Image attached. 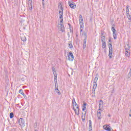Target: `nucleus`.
Returning <instances> with one entry per match:
<instances>
[{
    "instance_id": "39448f33",
    "label": "nucleus",
    "mask_w": 131,
    "mask_h": 131,
    "mask_svg": "<svg viewBox=\"0 0 131 131\" xmlns=\"http://www.w3.org/2000/svg\"><path fill=\"white\" fill-rule=\"evenodd\" d=\"M18 123L20 126H25V121L23 118H20L18 120Z\"/></svg>"
},
{
    "instance_id": "e433bc0d",
    "label": "nucleus",
    "mask_w": 131,
    "mask_h": 131,
    "mask_svg": "<svg viewBox=\"0 0 131 131\" xmlns=\"http://www.w3.org/2000/svg\"><path fill=\"white\" fill-rule=\"evenodd\" d=\"M73 104V108H74V106L76 104H77V103H76V102H75V103H72Z\"/></svg>"
},
{
    "instance_id": "c03bdc74",
    "label": "nucleus",
    "mask_w": 131,
    "mask_h": 131,
    "mask_svg": "<svg viewBox=\"0 0 131 131\" xmlns=\"http://www.w3.org/2000/svg\"><path fill=\"white\" fill-rule=\"evenodd\" d=\"M80 31H82V30H80Z\"/></svg>"
},
{
    "instance_id": "f704fd0d",
    "label": "nucleus",
    "mask_w": 131,
    "mask_h": 131,
    "mask_svg": "<svg viewBox=\"0 0 131 131\" xmlns=\"http://www.w3.org/2000/svg\"><path fill=\"white\" fill-rule=\"evenodd\" d=\"M58 86V82H55V88H57Z\"/></svg>"
},
{
    "instance_id": "a19ab883",
    "label": "nucleus",
    "mask_w": 131,
    "mask_h": 131,
    "mask_svg": "<svg viewBox=\"0 0 131 131\" xmlns=\"http://www.w3.org/2000/svg\"><path fill=\"white\" fill-rule=\"evenodd\" d=\"M23 81H24V78L22 79Z\"/></svg>"
},
{
    "instance_id": "4468645a",
    "label": "nucleus",
    "mask_w": 131,
    "mask_h": 131,
    "mask_svg": "<svg viewBox=\"0 0 131 131\" xmlns=\"http://www.w3.org/2000/svg\"><path fill=\"white\" fill-rule=\"evenodd\" d=\"M73 110L75 111L76 115H79V108L75 109V107H73Z\"/></svg>"
},
{
    "instance_id": "4c0bfd02",
    "label": "nucleus",
    "mask_w": 131,
    "mask_h": 131,
    "mask_svg": "<svg viewBox=\"0 0 131 131\" xmlns=\"http://www.w3.org/2000/svg\"><path fill=\"white\" fill-rule=\"evenodd\" d=\"M83 35L85 36V38H86V33L84 32Z\"/></svg>"
},
{
    "instance_id": "c9c22d12",
    "label": "nucleus",
    "mask_w": 131,
    "mask_h": 131,
    "mask_svg": "<svg viewBox=\"0 0 131 131\" xmlns=\"http://www.w3.org/2000/svg\"><path fill=\"white\" fill-rule=\"evenodd\" d=\"M42 5L43 7H45V0H42Z\"/></svg>"
},
{
    "instance_id": "72a5a7b5",
    "label": "nucleus",
    "mask_w": 131,
    "mask_h": 131,
    "mask_svg": "<svg viewBox=\"0 0 131 131\" xmlns=\"http://www.w3.org/2000/svg\"><path fill=\"white\" fill-rule=\"evenodd\" d=\"M131 77V72H130L128 74V78H130Z\"/></svg>"
},
{
    "instance_id": "aec40b11",
    "label": "nucleus",
    "mask_w": 131,
    "mask_h": 131,
    "mask_svg": "<svg viewBox=\"0 0 131 131\" xmlns=\"http://www.w3.org/2000/svg\"><path fill=\"white\" fill-rule=\"evenodd\" d=\"M55 91L57 94H58V95H61V92H60V91L58 89V87H55Z\"/></svg>"
},
{
    "instance_id": "2f4dec72",
    "label": "nucleus",
    "mask_w": 131,
    "mask_h": 131,
    "mask_svg": "<svg viewBox=\"0 0 131 131\" xmlns=\"http://www.w3.org/2000/svg\"><path fill=\"white\" fill-rule=\"evenodd\" d=\"M75 102H76V101H75V98H73V100H72V104H75Z\"/></svg>"
},
{
    "instance_id": "ea45409f",
    "label": "nucleus",
    "mask_w": 131,
    "mask_h": 131,
    "mask_svg": "<svg viewBox=\"0 0 131 131\" xmlns=\"http://www.w3.org/2000/svg\"><path fill=\"white\" fill-rule=\"evenodd\" d=\"M85 119H84V118H82V120L83 121H84V120H85Z\"/></svg>"
},
{
    "instance_id": "6e6552de",
    "label": "nucleus",
    "mask_w": 131,
    "mask_h": 131,
    "mask_svg": "<svg viewBox=\"0 0 131 131\" xmlns=\"http://www.w3.org/2000/svg\"><path fill=\"white\" fill-rule=\"evenodd\" d=\"M69 5L71 8V9H75L76 8V5L75 4H73V2H70V1L69 2Z\"/></svg>"
},
{
    "instance_id": "c756f323",
    "label": "nucleus",
    "mask_w": 131,
    "mask_h": 131,
    "mask_svg": "<svg viewBox=\"0 0 131 131\" xmlns=\"http://www.w3.org/2000/svg\"><path fill=\"white\" fill-rule=\"evenodd\" d=\"M10 118H13V117H14V113H11L10 114Z\"/></svg>"
},
{
    "instance_id": "9d476101",
    "label": "nucleus",
    "mask_w": 131,
    "mask_h": 131,
    "mask_svg": "<svg viewBox=\"0 0 131 131\" xmlns=\"http://www.w3.org/2000/svg\"><path fill=\"white\" fill-rule=\"evenodd\" d=\"M103 128H104L105 129V130H107V131H113V129H111V128H110V126L108 125H105L103 126Z\"/></svg>"
},
{
    "instance_id": "c85d7f7f",
    "label": "nucleus",
    "mask_w": 131,
    "mask_h": 131,
    "mask_svg": "<svg viewBox=\"0 0 131 131\" xmlns=\"http://www.w3.org/2000/svg\"><path fill=\"white\" fill-rule=\"evenodd\" d=\"M68 46L70 48V49H72V48H73V46L72 45V43H69Z\"/></svg>"
},
{
    "instance_id": "6ab92c4d",
    "label": "nucleus",
    "mask_w": 131,
    "mask_h": 131,
    "mask_svg": "<svg viewBox=\"0 0 131 131\" xmlns=\"http://www.w3.org/2000/svg\"><path fill=\"white\" fill-rule=\"evenodd\" d=\"M97 117L98 119H101L102 118V116L101 115V112H97Z\"/></svg>"
},
{
    "instance_id": "9b49d317",
    "label": "nucleus",
    "mask_w": 131,
    "mask_h": 131,
    "mask_svg": "<svg viewBox=\"0 0 131 131\" xmlns=\"http://www.w3.org/2000/svg\"><path fill=\"white\" fill-rule=\"evenodd\" d=\"M89 131H92L93 130V127L92 126V120H89Z\"/></svg>"
},
{
    "instance_id": "37998d69",
    "label": "nucleus",
    "mask_w": 131,
    "mask_h": 131,
    "mask_svg": "<svg viewBox=\"0 0 131 131\" xmlns=\"http://www.w3.org/2000/svg\"><path fill=\"white\" fill-rule=\"evenodd\" d=\"M108 41H111V40H109Z\"/></svg>"
},
{
    "instance_id": "a211bd4d",
    "label": "nucleus",
    "mask_w": 131,
    "mask_h": 131,
    "mask_svg": "<svg viewBox=\"0 0 131 131\" xmlns=\"http://www.w3.org/2000/svg\"><path fill=\"white\" fill-rule=\"evenodd\" d=\"M97 82H94V84L93 87V91H94V92H95V91L96 90V88H97Z\"/></svg>"
},
{
    "instance_id": "a18cd8bd",
    "label": "nucleus",
    "mask_w": 131,
    "mask_h": 131,
    "mask_svg": "<svg viewBox=\"0 0 131 131\" xmlns=\"http://www.w3.org/2000/svg\"><path fill=\"white\" fill-rule=\"evenodd\" d=\"M35 131H37V130H36V129H35Z\"/></svg>"
},
{
    "instance_id": "cd10ccee",
    "label": "nucleus",
    "mask_w": 131,
    "mask_h": 131,
    "mask_svg": "<svg viewBox=\"0 0 131 131\" xmlns=\"http://www.w3.org/2000/svg\"><path fill=\"white\" fill-rule=\"evenodd\" d=\"M54 82L57 83V74H54Z\"/></svg>"
},
{
    "instance_id": "4be33fe9",
    "label": "nucleus",
    "mask_w": 131,
    "mask_h": 131,
    "mask_svg": "<svg viewBox=\"0 0 131 131\" xmlns=\"http://www.w3.org/2000/svg\"><path fill=\"white\" fill-rule=\"evenodd\" d=\"M101 42H105L106 39H105V36L101 35Z\"/></svg>"
},
{
    "instance_id": "7c9ffc66",
    "label": "nucleus",
    "mask_w": 131,
    "mask_h": 131,
    "mask_svg": "<svg viewBox=\"0 0 131 131\" xmlns=\"http://www.w3.org/2000/svg\"><path fill=\"white\" fill-rule=\"evenodd\" d=\"M34 128H36V127H37V123H34Z\"/></svg>"
},
{
    "instance_id": "423d86ee",
    "label": "nucleus",
    "mask_w": 131,
    "mask_h": 131,
    "mask_svg": "<svg viewBox=\"0 0 131 131\" xmlns=\"http://www.w3.org/2000/svg\"><path fill=\"white\" fill-rule=\"evenodd\" d=\"M58 28L59 30L62 31V32H65V28H64V25H62V24L58 25Z\"/></svg>"
},
{
    "instance_id": "09e8293b",
    "label": "nucleus",
    "mask_w": 131,
    "mask_h": 131,
    "mask_svg": "<svg viewBox=\"0 0 131 131\" xmlns=\"http://www.w3.org/2000/svg\"><path fill=\"white\" fill-rule=\"evenodd\" d=\"M72 1H74V0H72Z\"/></svg>"
},
{
    "instance_id": "f3484780",
    "label": "nucleus",
    "mask_w": 131,
    "mask_h": 131,
    "mask_svg": "<svg viewBox=\"0 0 131 131\" xmlns=\"http://www.w3.org/2000/svg\"><path fill=\"white\" fill-rule=\"evenodd\" d=\"M86 47V38L83 40V49H84Z\"/></svg>"
},
{
    "instance_id": "393cba45",
    "label": "nucleus",
    "mask_w": 131,
    "mask_h": 131,
    "mask_svg": "<svg viewBox=\"0 0 131 131\" xmlns=\"http://www.w3.org/2000/svg\"><path fill=\"white\" fill-rule=\"evenodd\" d=\"M21 39L23 41H26V37H25V36H23L21 37Z\"/></svg>"
},
{
    "instance_id": "79ce46f5",
    "label": "nucleus",
    "mask_w": 131,
    "mask_h": 131,
    "mask_svg": "<svg viewBox=\"0 0 131 131\" xmlns=\"http://www.w3.org/2000/svg\"><path fill=\"white\" fill-rule=\"evenodd\" d=\"M129 116H130V117H131V114H129Z\"/></svg>"
},
{
    "instance_id": "0eeeda50",
    "label": "nucleus",
    "mask_w": 131,
    "mask_h": 131,
    "mask_svg": "<svg viewBox=\"0 0 131 131\" xmlns=\"http://www.w3.org/2000/svg\"><path fill=\"white\" fill-rule=\"evenodd\" d=\"M69 61H73L74 59V56H73V54L72 53V52L70 51L69 53Z\"/></svg>"
},
{
    "instance_id": "58836bf2",
    "label": "nucleus",
    "mask_w": 131,
    "mask_h": 131,
    "mask_svg": "<svg viewBox=\"0 0 131 131\" xmlns=\"http://www.w3.org/2000/svg\"><path fill=\"white\" fill-rule=\"evenodd\" d=\"M28 2L29 3H32V0H28Z\"/></svg>"
},
{
    "instance_id": "de8ad7c7",
    "label": "nucleus",
    "mask_w": 131,
    "mask_h": 131,
    "mask_svg": "<svg viewBox=\"0 0 131 131\" xmlns=\"http://www.w3.org/2000/svg\"><path fill=\"white\" fill-rule=\"evenodd\" d=\"M101 34H102V35H103V33H102Z\"/></svg>"
},
{
    "instance_id": "2eb2a0df",
    "label": "nucleus",
    "mask_w": 131,
    "mask_h": 131,
    "mask_svg": "<svg viewBox=\"0 0 131 131\" xmlns=\"http://www.w3.org/2000/svg\"><path fill=\"white\" fill-rule=\"evenodd\" d=\"M99 79V74H96L95 78L94 79V82H97Z\"/></svg>"
},
{
    "instance_id": "7ed1b4c3",
    "label": "nucleus",
    "mask_w": 131,
    "mask_h": 131,
    "mask_svg": "<svg viewBox=\"0 0 131 131\" xmlns=\"http://www.w3.org/2000/svg\"><path fill=\"white\" fill-rule=\"evenodd\" d=\"M109 54L108 56L110 57V59L112 58V54L113 53V50L112 49V45L111 43L109 44Z\"/></svg>"
},
{
    "instance_id": "1a4fd4ad",
    "label": "nucleus",
    "mask_w": 131,
    "mask_h": 131,
    "mask_svg": "<svg viewBox=\"0 0 131 131\" xmlns=\"http://www.w3.org/2000/svg\"><path fill=\"white\" fill-rule=\"evenodd\" d=\"M125 55L126 57H129L130 53L129 52V49L128 48H125Z\"/></svg>"
},
{
    "instance_id": "f8f14e48",
    "label": "nucleus",
    "mask_w": 131,
    "mask_h": 131,
    "mask_svg": "<svg viewBox=\"0 0 131 131\" xmlns=\"http://www.w3.org/2000/svg\"><path fill=\"white\" fill-rule=\"evenodd\" d=\"M82 111L85 112L84 114H85V112L86 111V103H84L82 106Z\"/></svg>"
},
{
    "instance_id": "49530a36",
    "label": "nucleus",
    "mask_w": 131,
    "mask_h": 131,
    "mask_svg": "<svg viewBox=\"0 0 131 131\" xmlns=\"http://www.w3.org/2000/svg\"><path fill=\"white\" fill-rule=\"evenodd\" d=\"M130 112H131V109L130 110Z\"/></svg>"
},
{
    "instance_id": "ddd939ff",
    "label": "nucleus",
    "mask_w": 131,
    "mask_h": 131,
    "mask_svg": "<svg viewBox=\"0 0 131 131\" xmlns=\"http://www.w3.org/2000/svg\"><path fill=\"white\" fill-rule=\"evenodd\" d=\"M104 105L103 104V100H100L99 102V110L101 111V108H103Z\"/></svg>"
},
{
    "instance_id": "f03ea898",
    "label": "nucleus",
    "mask_w": 131,
    "mask_h": 131,
    "mask_svg": "<svg viewBox=\"0 0 131 131\" xmlns=\"http://www.w3.org/2000/svg\"><path fill=\"white\" fill-rule=\"evenodd\" d=\"M63 7L61 6L59 9V19H61L60 20V23H62L63 22Z\"/></svg>"
},
{
    "instance_id": "412c9836",
    "label": "nucleus",
    "mask_w": 131,
    "mask_h": 131,
    "mask_svg": "<svg viewBox=\"0 0 131 131\" xmlns=\"http://www.w3.org/2000/svg\"><path fill=\"white\" fill-rule=\"evenodd\" d=\"M28 6H29V10H30V11H32V3H28Z\"/></svg>"
},
{
    "instance_id": "a878e982",
    "label": "nucleus",
    "mask_w": 131,
    "mask_h": 131,
    "mask_svg": "<svg viewBox=\"0 0 131 131\" xmlns=\"http://www.w3.org/2000/svg\"><path fill=\"white\" fill-rule=\"evenodd\" d=\"M102 48L103 49L106 48V42H102Z\"/></svg>"
},
{
    "instance_id": "5701e85b",
    "label": "nucleus",
    "mask_w": 131,
    "mask_h": 131,
    "mask_svg": "<svg viewBox=\"0 0 131 131\" xmlns=\"http://www.w3.org/2000/svg\"><path fill=\"white\" fill-rule=\"evenodd\" d=\"M129 7V6L128 5H127L126 6V14H129V9H128Z\"/></svg>"
},
{
    "instance_id": "473e14b6",
    "label": "nucleus",
    "mask_w": 131,
    "mask_h": 131,
    "mask_svg": "<svg viewBox=\"0 0 131 131\" xmlns=\"http://www.w3.org/2000/svg\"><path fill=\"white\" fill-rule=\"evenodd\" d=\"M74 107H76V109H79V107L78 105L77 104H75V105H74Z\"/></svg>"
},
{
    "instance_id": "bb28decb",
    "label": "nucleus",
    "mask_w": 131,
    "mask_h": 131,
    "mask_svg": "<svg viewBox=\"0 0 131 131\" xmlns=\"http://www.w3.org/2000/svg\"><path fill=\"white\" fill-rule=\"evenodd\" d=\"M52 71L53 72L54 76H55V74H57V73H56V69H55V68H52Z\"/></svg>"
},
{
    "instance_id": "f257e3e1",
    "label": "nucleus",
    "mask_w": 131,
    "mask_h": 131,
    "mask_svg": "<svg viewBox=\"0 0 131 131\" xmlns=\"http://www.w3.org/2000/svg\"><path fill=\"white\" fill-rule=\"evenodd\" d=\"M112 31H113V36L114 39H116L117 38V34L116 30H115V24H112Z\"/></svg>"
},
{
    "instance_id": "dca6fc26",
    "label": "nucleus",
    "mask_w": 131,
    "mask_h": 131,
    "mask_svg": "<svg viewBox=\"0 0 131 131\" xmlns=\"http://www.w3.org/2000/svg\"><path fill=\"white\" fill-rule=\"evenodd\" d=\"M19 94L22 95V96H23V97H24V98L26 97V95H25V94H24V93H23V90H22V89L19 90Z\"/></svg>"
},
{
    "instance_id": "b1692460",
    "label": "nucleus",
    "mask_w": 131,
    "mask_h": 131,
    "mask_svg": "<svg viewBox=\"0 0 131 131\" xmlns=\"http://www.w3.org/2000/svg\"><path fill=\"white\" fill-rule=\"evenodd\" d=\"M126 15H127V18L129 20L128 22H131V15H130V14H129V13H128Z\"/></svg>"
},
{
    "instance_id": "20e7f679",
    "label": "nucleus",
    "mask_w": 131,
    "mask_h": 131,
    "mask_svg": "<svg viewBox=\"0 0 131 131\" xmlns=\"http://www.w3.org/2000/svg\"><path fill=\"white\" fill-rule=\"evenodd\" d=\"M79 24H80V28H83V19H82V16L81 14L79 15Z\"/></svg>"
}]
</instances>
